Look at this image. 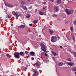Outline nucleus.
Listing matches in <instances>:
<instances>
[{
    "label": "nucleus",
    "instance_id": "f257e3e1",
    "mask_svg": "<svg viewBox=\"0 0 76 76\" xmlns=\"http://www.w3.org/2000/svg\"><path fill=\"white\" fill-rule=\"evenodd\" d=\"M65 11L68 15H70L71 14H73V12H74L73 10H72L66 9Z\"/></svg>",
    "mask_w": 76,
    "mask_h": 76
},
{
    "label": "nucleus",
    "instance_id": "f03ea898",
    "mask_svg": "<svg viewBox=\"0 0 76 76\" xmlns=\"http://www.w3.org/2000/svg\"><path fill=\"white\" fill-rule=\"evenodd\" d=\"M57 40V38L55 36H53L51 38V41L52 42H55Z\"/></svg>",
    "mask_w": 76,
    "mask_h": 76
},
{
    "label": "nucleus",
    "instance_id": "7ed1b4c3",
    "mask_svg": "<svg viewBox=\"0 0 76 76\" xmlns=\"http://www.w3.org/2000/svg\"><path fill=\"white\" fill-rule=\"evenodd\" d=\"M14 56L16 58H19L20 56H19V53L17 52H15L14 54Z\"/></svg>",
    "mask_w": 76,
    "mask_h": 76
},
{
    "label": "nucleus",
    "instance_id": "20e7f679",
    "mask_svg": "<svg viewBox=\"0 0 76 76\" xmlns=\"http://www.w3.org/2000/svg\"><path fill=\"white\" fill-rule=\"evenodd\" d=\"M33 72L34 73L32 75V76H38V75H39L38 73V71H37V70L36 69H34L33 70Z\"/></svg>",
    "mask_w": 76,
    "mask_h": 76
},
{
    "label": "nucleus",
    "instance_id": "39448f33",
    "mask_svg": "<svg viewBox=\"0 0 76 76\" xmlns=\"http://www.w3.org/2000/svg\"><path fill=\"white\" fill-rule=\"evenodd\" d=\"M29 54L31 56H35V53L34 52L31 51L29 53Z\"/></svg>",
    "mask_w": 76,
    "mask_h": 76
},
{
    "label": "nucleus",
    "instance_id": "423d86ee",
    "mask_svg": "<svg viewBox=\"0 0 76 76\" xmlns=\"http://www.w3.org/2000/svg\"><path fill=\"white\" fill-rule=\"evenodd\" d=\"M13 15L14 16H16V17H19V12H17L14 13Z\"/></svg>",
    "mask_w": 76,
    "mask_h": 76
},
{
    "label": "nucleus",
    "instance_id": "0eeeda50",
    "mask_svg": "<svg viewBox=\"0 0 76 76\" xmlns=\"http://www.w3.org/2000/svg\"><path fill=\"white\" fill-rule=\"evenodd\" d=\"M68 64L70 66H75V64L72 62H68Z\"/></svg>",
    "mask_w": 76,
    "mask_h": 76
},
{
    "label": "nucleus",
    "instance_id": "6e6552de",
    "mask_svg": "<svg viewBox=\"0 0 76 76\" xmlns=\"http://www.w3.org/2000/svg\"><path fill=\"white\" fill-rule=\"evenodd\" d=\"M54 11L56 12H57L58 11V8L57 6L55 7L54 8Z\"/></svg>",
    "mask_w": 76,
    "mask_h": 76
},
{
    "label": "nucleus",
    "instance_id": "1a4fd4ad",
    "mask_svg": "<svg viewBox=\"0 0 76 76\" xmlns=\"http://www.w3.org/2000/svg\"><path fill=\"white\" fill-rule=\"evenodd\" d=\"M40 47H41V48H46L45 46L43 44H40Z\"/></svg>",
    "mask_w": 76,
    "mask_h": 76
},
{
    "label": "nucleus",
    "instance_id": "9d476101",
    "mask_svg": "<svg viewBox=\"0 0 76 76\" xmlns=\"http://www.w3.org/2000/svg\"><path fill=\"white\" fill-rule=\"evenodd\" d=\"M19 55L22 56V57H23V56H24V52H20L19 53Z\"/></svg>",
    "mask_w": 76,
    "mask_h": 76
},
{
    "label": "nucleus",
    "instance_id": "9b49d317",
    "mask_svg": "<svg viewBox=\"0 0 76 76\" xmlns=\"http://www.w3.org/2000/svg\"><path fill=\"white\" fill-rule=\"evenodd\" d=\"M18 27L20 28H21L22 29H23L24 28H25V26L24 25H21L19 26Z\"/></svg>",
    "mask_w": 76,
    "mask_h": 76
},
{
    "label": "nucleus",
    "instance_id": "f8f14e48",
    "mask_svg": "<svg viewBox=\"0 0 76 76\" xmlns=\"http://www.w3.org/2000/svg\"><path fill=\"white\" fill-rule=\"evenodd\" d=\"M22 9H23L24 10H27L28 9L26 7H25L24 6H22Z\"/></svg>",
    "mask_w": 76,
    "mask_h": 76
},
{
    "label": "nucleus",
    "instance_id": "ddd939ff",
    "mask_svg": "<svg viewBox=\"0 0 76 76\" xmlns=\"http://www.w3.org/2000/svg\"><path fill=\"white\" fill-rule=\"evenodd\" d=\"M61 2V0H56V3L57 4H60Z\"/></svg>",
    "mask_w": 76,
    "mask_h": 76
},
{
    "label": "nucleus",
    "instance_id": "4468645a",
    "mask_svg": "<svg viewBox=\"0 0 76 76\" xmlns=\"http://www.w3.org/2000/svg\"><path fill=\"white\" fill-rule=\"evenodd\" d=\"M63 63H59L58 64V65L59 66H63Z\"/></svg>",
    "mask_w": 76,
    "mask_h": 76
},
{
    "label": "nucleus",
    "instance_id": "2eb2a0df",
    "mask_svg": "<svg viewBox=\"0 0 76 76\" xmlns=\"http://www.w3.org/2000/svg\"><path fill=\"white\" fill-rule=\"evenodd\" d=\"M49 31L51 35H52V34H53V31L52 30H51V29H49Z\"/></svg>",
    "mask_w": 76,
    "mask_h": 76
},
{
    "label": "nucleus",
    "instance_id": "dca6fc26",
    "mask_svg": "<svg viewBox=\"0 0 76 76\" xmlns=\"http://www.w3.org/2000/svg\"><path fill=\"white\" fill-rule=\"evenodd\" d=\"M21 4L23 5H24V4H26V2L24 1H23L21 2Z\"/></svg>",
    "mask_w": 76,
    "mask_h": 76
},
{
    "label": "nucleus",
    "instance_id": "f3484780",
    "mask_svg": "<svg viewBox=\"0 0 76 76\" xmlns=\"http://www.w3.org/2000/svg\"><path fill=\"white\" fill-rule=\"evenodd\" d=\"M38 22V20H34L33 21V22L34 23H37Z\"/></svg>",
    "mask_w": 76,
    "mask_h": 76
},
{
    "label": "nucleus",
    "instance_id": "a211bd4d",
    "mask_svg": "<svg viewBox=\"0 0 76 76\" xmlns=\"http://www.w3.org/2000/svg\"><path fill=\"white\" fill-rule=\"evenodd\" d=\"M39 14L40 15H44V13L41 11H39Z\"/></svg>",
    "mask_w": 76,
    "mask_h": 76
},
{
    "label": "nucleus",
    "instance_id": "6ab92c4d",
    "mask_svg": "<svg viewBox=\"0 0 76 76\" xmlns=\"http://www.w3.org/2000/svg\"><path fill=\"white\" fill-rule=\"evenodd\" d=\"M35 65H36V66L38 67V66H39V64L37 62L36 64H35Z\"/></svg>",
    "mask_w": 76,
    "mask_h": 76
},
{
    "label": "nucleus",
    "instance_id": "aec40b11",
    "mask_svg": "<svg viewBox=\"0 0 76 76\" xmlns=\"http://www.w3.org/2000/svg\"><path fill=\"white\" fill-rule=\"evenodd\" d=\"M41 49L42 50V51H44V52H45V51H46V48H43V49L41 48Z\"/></svg>",
    "mask_w": 76,
    "mask_h": 76
},
{
    "label": "nucleus",
    "instance_id": "412c9836",
    "mask_svg": "<svg viewBox=\"0 0 76 76\" xmlns=\"http://www.w3.org/2000/svg\"><path fill=\"white\" fill-rule=\"evenodd\" d=\"M52 53L53 54L54 56H57V54L56 53L54 52H52Z\"/></svg>",
    "mask_w": 76,
    "mask_h": 76
},
{
    "label": "nucleus",
    "instance_id": "4be33fe9",
    "mask_svg": "<svg viewBox=\"0 0 76 76\" xmlns=\"http://www.w3.org/2000/svg\"><path fill=\"white\" fill-rule=\"evenodd\" d=\"M72 53L73 55L75 56L74 57H76V52H74Z\"/></svg>",
    "mask_w": 76,
    "mask_h": 76
},
{
    "label": "nucleus",
    "instance_id": "5701e85b",
    "mask_svg": "<svg viewBox=\"0 0 76 76\" xmlns=\"http://www.w3.org/2000/svg\"><path fill=\"white\" fill-rule=\"evenodd\" d=\"M72 70H73V71H76V67L72 68Z\"/></svg>",
    "mask_w": 76,
    "mask_h": 76
},
{
    "label": "nucleus",
    "instance_id": "b1692460",
    "mask_svg": "<svg viewBox=\"0 0 76 76\" xmlns=\"http://www.w3.org/2000/svg\"><path fill=\"white\" fill-rule=\"evenodd\" d=\"M70 30L72 32L73 31V28L72 27H70Z\"/></svg>",
    "mask_w": 76,
    "mask_h": 76
},
{
    "label": "nucleus",
    "instance_id": "393cba45",
    "mask_svg": "<svg viewBox=\"0 0 76 76\" xmlns=\"http://www.w3.org/2000/svg\"><path fill=\"white\" fill-rule=\"evenodd\" d=\"M8 7H13V5L10 4H9V5H8Z\"/></svg>",
    "mask_w": 76,
    "mask_h": 76
},
{
    "label": "nucleus",
    "instance_id": "a878e982",
    "mask_svg": "<svg viewBox=\"0 0 76 76\" xmlns=\"http://www.w3.org/2000/svg\"><path fill=\"white\" fill-rule=\"evenodd\" d=\"M5 5H6L7 6V7H8L9 5V4H8L7 3H5Z\"/></svg>",
    "mask_w": 76,
    "mask_h": 76
},
{
    "label": "nucleus",
    "instance_id": "bb28decb",
    "mask_svg": "<svg viewBox=\"0 0 76 76\" xmlns=\"http://www.w3.org/2000/svg\"><path fill=\"white\" fill-rule=\"evenodd\" d=\"M30 16H31V15H30V14H28V15H27L26 17L27 18H29V17H30Z\"/></svg>",
    "mask_w": 76,
    "mask_h": 76
},
{
    "label": "nucleus",
    "instance_id": "cd10ccee",
    "mask_svg": "<svg viewBox=\"0 0 76 76\" xmlns=\"http://www.w3.org/2000/svg\"><path fill=\"white\" fill-rule=\"evenodd\" d=\"M11 18V16H9V15L6 16V18Z\"/></svg>",
    "mask_w": 76,
    "mask_h": 76
},
{
    "label": "nucleus",
    "instance_id": "c85d7f7f",
    "mask_svg": "<svg viewBox=\"0 0 76 76\" xmlns=\"http://www.w3.org/2000/svg\"><path fill=\"white\" fill-rule=\"evenodd\" d=\"M47 7H43L42 8L43 9V10H46V8Z\"/></svg>",
    "mask_w": 76,
    "mask_h": 76
},
{
    "label": "nucleus",
    "instance_id": "c756f323",
    "mask_svg": "<svg viewBox=\"0 0 76 76\" xmlns=\"http://www.w3.org/2000/svg\"><path fill=\"white\" fill-rule=\"evenodd\" d=\"M53 17H57V15L56 14H53Z\"/></svg>",
    "mask_w": 76,
    "mask_h": 76
},
{
    "label": "nucleus",
    "instance_id": "7c9ffc66",
    "mask_svg": "<svg viewBox=\"0 0 76 76\" xmlns=\"http://www.w3.org/2000/svg\"><path fill=\"white\" fill-rule=\"evenodd\" d=\"M32 6L29 7V9H32Z\"/></svg>",
    "mask_w": 76,
    "mask_h": 76
},
{
    "label": "nucleus",
    "instance_id": "2f4dec72",
    "mask_svg": "<svg viewBox=\"0 0 76 76\" xmlns=\"http://www.w3.org/2000/svg\"><path fill=\"white\" fill-rule=\"evenodd\" d=\"M74 24H75V25H76V21L75 20L74 22Z\"/></svg>",
    "mask_w": 76,
    "mask_h": 76
},
{
    "label": "nucleus",
    "instance_id": "473e14b6",
    "mask_svg": "<svg viewBox=\"0 0 76 76\" xmlns=\"http://www.w3.org/2000/svg\"><path fill=\"white\" fill-rule=\"evenodd\" d=\"M6 56L7 57H9V55L8 54H6Z\"/></svg>",
    "mask_w": 76,
    "mask_h": 76
},
{
    "label": "nucleus",
    "instance_id": "72a5a7b5",
    "mask_svg": "<svg viewBox=\"0 0 76 76\" xmlns=\"http://www.w3.org/2000/svg\"><path fill=\"white\" fill-rule=\"evenodd\" d=\"M67 60L69 61H71V60H70V58H69L68 59H67Z\"/></svg>",
    "mask_w": 76,
    "mask_h": 76
},
{
    "label": "nucleus",
    "instance_id": "f704fd0d",
    "mask_svg": "<svg viewBox=\"0 0 76 76\" xmlns=\"http://www.w3.org/2000/svg\"><path fill=\"white\" fill-rule=\"evenodd\" d=\"M28 53L29 52H27V51H25V53L26 54H28Z\"/></svg>",
    "mask_w": 76,
    "mask_h": 76
},
{
    "label": "nucleus",
    "instance_id": "c9c22d12",
    "mask_svg": "<svg viewBox=\"0 0 76 76\" xmlns=\"http://www.w3.org/2000/svg\"><path fill=\"white\" fill-rule=\"evenodd\" d=\"M40 55H41V58L42 59V53H41Z\"/></svg>",
    "mask_w": 76,
    "mask_h": 76
},
{
    "label": "nucleus",
    "instance_id": "e433bc0d",
    "mask_svg": "<svg viewBox=\"0 0 76 76\" xmlns=\"http://www.w3.org/2000/svg\"><path fill=\"white\" fill-rule=\"evenodd\" d=\"M57 38H58V39H60V37L58 36H57Z\"/></svg>",
    "mask_w": 76,
    "mask_h": 76
},
{
    "label": "nucleus",
    "instance_id": "4c0bfd02",
    "mask_svg": "<svg viewBox=\"0 0 76 76\" xmlns=\"http://www.w3.org/2000/svg\"><path fill=\"white\" fill-rule=\"evenodd\" d=\"M42 4H45L46 2H42Z\"/></svg>",
    "mask_w": 76,
    "mask_h": 76
},
{
    "label": "nucleus",
    "instance_id": "58836bf2",
    "mask_svg": "<svg viewBox=\"0 0 76 76\" xmlns=\"http://www.w3.org/2000/svg\"><path fill=\"white\" fill-rule=\"evenodd\" d=\"M45 56H48V55L46 53H45Z\"/></svg>",
    "mask_w": 76,
    "mask_h": 76
},
{
    "label": "nucleus",
    "instance_id": "ea45409f",
    "mask_svg": "<svg viewBox=\"0 0 76 76\" xmlns=\"http://www.w3.org/2000/svg\"><path fill=\"white\" fill-rule=\"evenodd\" d=\"M60 48L62 49L63 48V47H62L61 46H60Z\"/></svg>",
    "mask_w": 76,
    "mask_h": 76
},
{
    "label": "nucleus",
    "instance_id": "a19ab883",
    "mask_svg": "<svg viewBox=\"0 0 76 76\" xmlns=\"http://www.w3.org/2000/svg\"><path fill=\"white\" fill-rule=\"evenodd\" d=\"M31 58L32 60H34V58L33 57H32Z\"/></svg>",
    "mask_w": 76,
    "mask_h": 76
},
{
    "label": "nucleus",
    "instance_id": "79ce46f5",
    "mask_svg": "<svg viewBox=\"0 0 76 76\" xmlns=\"http://www.w3.org/2000/svg\"><path fill=\"white\" fill-rule=\"evenodd\" d=\"M29 25L30 26H32V24H29Z\"/></svg>",
    "mask_w": 76,
    "mask_h": 76
},
{
    "label": "nucleus",
    "instance_id": "37998d69",
    "mask_svg": "<svg viewBox=\"0 0 76 76\" xmlns=\"http://www.w3.org/2000/svg\"><path fill=\"white\" fill-rule=\"evenodd\" d=\"M37 10H37V9L35 10V12H37Z\"/></svg>",
    "mask_w": 76,
    "mask_h": 76
},
{
    "label": "nucleus",
    "instance_id": "c03bdc74",
    "mask_svg": "<svg viewBox=\"0 0 76 76\" xmlns=\"http://www.w3.org/2000/svg\"><path fill=\"white\" fill-rule=\"evenodd\" d=\"M72 39L73 41H75V39H74V38H72Z\"/></svg>",
    "mask_w": 76,
    "mask_h": 76
},
{
    "label": "nucleus",
    "instance_id": "a18cd8bd",
    "mask_svg": "<svg viewBox=\"0 0 76 76\" xmlns=\"http://www.w3.org/2000/svg\"><path fill=\"white\" fill-rule=\"evenodd\" d=\"M13 24H12L11 25V26H13Z\"/></svg>",
    "mask_w": 76,
    "mask_h": 76
},
{
    "label": "nucleus",
    "instance_id": "49530a36",
    "mask_svg": "<svg viewBox=\"0 0 76 76\" xmlns=\"http://www.w3.org/2000/svg\"><path fill=\"white\" fill-rule=\"evenodd\" d=\"M53 59L54 60H55V58H54V57H53Z\"/></svg>",
    "mask_w": 76,
    "mask_h": 76
},
{
    "label": "nucleus",
    "instance_id": "de8ad7c7",
    "mask_svg": "<svg viewBox=\"0 0 76 76\" xmlns=\"http://www.w3.org/2000/svg\"><path fill=\"white\" fill-rule=\"evenodd\" d=\"M51 1H52V2H53V1H54V0H51Z\"/></svg>",
    "mask_w": 76,
    "mask_h": 76
},
{
    "label": "nucleus",
    "instance_id": "09e8293b",
    "mask_svg": "<svg viewBox=\"0 0 76 76\" xmlns=\"http://www.w3.org/2000/svg\"><path fill=\"white\" fill-rule=\"evenodd\" d=\"M28 69V68H27V67H25V69Z\"/></svg>",
    "mask_w": 76,
    "mask_h": 76
},
{
    "label": "nucleus",
    "instance_id": "8fccbe9b",
    "mask_svg": "<svg viewBox=\"0 0 76 76\" xmlns=\"http://www.w3.org/2000/svg\"><path fill=\"white\" fill-rule=\"evenodd\" d=\"M28 57H29V55H28Z\"/></svg>",
    "mask_w": 76,
    "mask_h": 76
},
{
    "label": "nucleus",
    "instance_id": "3c124183",
    "mask_svg": "<svg viewBox=\"0 0 76 76\" xmlns=\"http://www.w3.org/2000/svg\"><path fill=\"white\" fill-rule=\"evenodd\" d=\"M75 74L76 75V72H75Z\"/></svg>",
    "mask_w": 76,
    "mask_h": 76
},
{
    "label": "nucleus",
    "instance_id": "603ef678",
    "mask_svg": "<svg viewBox=\"0 0 76 76\" xmlns=\"http://www.w3.org/2000/svg\"><path fill=\"white\" fill-rule=\"evenodd\" d=\"M26 67H28V65H26Z\"/></svg>",
    "mask_w": 76,
    "mask_h": 76
}]
</instances>
